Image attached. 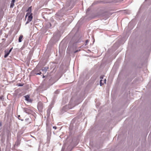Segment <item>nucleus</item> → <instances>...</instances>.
Returning <instances> with one entry per match:
<instances>
[{
  "label": "nucleus",
  "mask_w": 151,
  "mask_h": 151,
  "mask_svg": "<svg viewBox=\"0 0 151 151\" xmlns=\"http://www.w3.org/2000/svg\"><path fill=\"white\" fill-rule=\"evenodd\" d=\"M33 18L32 14L31 13L28 16L27 21L26 22L25 24H28L30 22H31Z\"/></svg>",
  "instance_id": "nucleus-1"
},
{
  "label": "nucleus",
  "mask_w": 151,
  "mask_h": 151,
  "mask_svg": "<svg viewBox=\"0 0 151 151\" xmlns=\"http://www.w3.org/2000/svg\"><path fill=\"white\" fill-rule=\"evenodd\" d=\"M21 139L19 138H18L17 139V140L15 144H14V147H17L18 146L20 143Z\"/></svg>",
  "instance_id": "nucleus-2"
},
{
  "label": "nucleus",
  "mask_w": 151,
  "mask_h": 151,
  "mask_svg": "<svg viewBox=\"0 0 151 151\" xmlns=\"http://www.w3.org/2000/svg\"><path fill=\"white\" fill-rule=\"evenodd\" d=\"M27 12H27L26 13V14L25 15V18H27V16H28L31 13V7H29V8H28L27 10Z\"/></svg>",
  "instance_id": "nucleus-3"
},
{
  "label": "nucleus",
  "mask_w": 151,
  "mask_h": 151,
  "mask_svg": "<svg viewBox=\"0 0 151 151\" xmlns=\"http://www.w3.org/2000/svg\"><path fill=\"white\" fill-rule=\"evenodd\" d=\"M23 109L24 112L28 114L30 113L31 111L30 109L26 108H24Z\"/></svg>",
  "instance_id": "nucleus-4"
},
{
  "label": "nucleus",
  "mask_w": 151,
  "mask_h": 151,
  "mask_svg": "<svg viewBox=\"0 0 151 151\" xmlns=\"http://www.w3.org/2000/svg\"><path fill=\"white\" fill-rule=\"evenodd\" d=\"M47 142H49L50 139L51 135V132H48L47 133Z\"/></svg>",
  "instance_id": "nucleus-5"
},
{
  "label": "nucleus",
  "mask_w": 151,
  "mask_h": 151,
  "mask_svg": "<svg viewBox=\"0 0 151 151\" xmlns=\"http://www.w3.org/2000/svg\"><path fill=\"white\" fill-rule=\"evenodd\" d=\"M48 69V67H45L44 68H42L41 69L43 73V74L44 75V73H46L47 71V69Z\"/></svg>",
  "instance_id": "nucleus-6"
},
{
  "label": "nucleus",
  "mask_w": 151,
  "mask_h": 151,
  "mask_svg": "<svg viewBox=\"0 0 151 151\" xmlns=\"http://www.w3.org/2000/svg\"><path fill=\"white\" fill-rule=\"evenodd\" d=\"M10 52L8 51V50H6L4 51V57L6 58L10 54Z\"/></svg>",
  "instance_id": "nucleus-7"
},
{
  "label": "nucleus",
  "mask_w": 151,
  "mask_h": 151,
  "mask_svg": "<svg viewBox=\"0 0 151 151\" xmlns=\"http://www.w3.org/2000/svg\"><path fill=\"white\" fill-rule=\"evenodd\" d=\"M24 97L25 98V100L28 102H31V101L29 99V96L28 95L25 96Z\"/></svg>",
  "instance_id": "nucleus-8"
},
{
  "label": "nucleus",
  "mask_w": 151,
  "mask_h": 151,
  "mask_svg": "<svg viewBox=\"0 0 151 151\" xmlns=\"http://www.w3.org/2000/svg\"><path fill=\"white\" fill-rule=\"evenodd\" d=\"M15 0H12L10 4V8H12L13 7L14 5V3L15 2Z\"/></svg>",
  "instance_id": "nucleus-9"
},
{
  "label": "nucleus",
  "mask_w": 151,
  "mask_h": 151,
  "mask_svg": "<svg viewBox=\"0 0 151 151\" xmlns=\"http://www.w3.org/2000/svg\"><path fill=\"white\" fill-rule=\"evenodd\" d=\"M78 40H76L75 41V43H78L81 42L82 41V39L81 38L78 37Z\"/></svg>",
  "instance_id": "nucleus-10"
},
{
  "label": "nucleus",
  "mask_w": 151,
  "mask_h": 151,
  "mask_svg": "<svg viewBox=\"0 0 151 151\" xmlns=\"http://www.w3.org/2000/svg\"><path fill=\"white\" fill-rule=\"evenodd\" d=\"M36 69H34L33 72H34V73L36 75H40L42 74V73L40 71L39 73H37L36 72Z\"/></svg>",
  "instance_id": "nucleus-11"
},
{
  "label": "nucleus",
  "mask_w": 151,
  "mask_h": 151,
  "mask_svg": "<svg viewBox=\"0 0 151 151\" xmlns=\"http://www.w3.org/2000/svg\"><path fill=\"white\" fill-rule=\"evenodd\" d=\"M23 36L22 35H21L20 36L19 38V42H22V39L23 38Z\"/></svg>",
  "instance_id": "nucleus-12"
},
{
  "label": "nucleus",
  "mask_w": 151,
  "mask_h": 151,
  "mask_svg": "<svg viewBox=\"0 0 151 151\" xmlns=\"http://www.w3.org/2000/svg\"><path fill=\"white\" fill-rule=\"evenodd\" d=\"M51 25L50 23L48 22L47 24L46 27L47 28L49 29L51 27Z\"/></svg>",
  "instance_id": "nucleus-13"
},
{
  "label": "nucleus",
  "mask_w": 151,
  "mask_h": 151,
  "mask_svg": "<svg viewBox=\"0 0 151 151\" xmlns=\"http://www.w3.org/2000/svg\"><path fill=\"white\" fill-rule=\"evenodd\" d=\"M63 12V10H61L60 12H59L57 14L58 15V16L60 17H62L63 16L61 14V15L60 14V13Z\"/></svg>",
  "instance_id": "nucleus-14"
},
{
  "label": "nucleus",
  "mask_w": 151,
  "mask_h": 151,
  "mask_svg": "<svg viewBox=\"0 0 151 151\" xmlns=\"http://www.w3.org/2000/svg\"><path fill=\"white\" fill-rule=\"evenodd\" d=\"M0 12H1V16H3V15H4V11L3 10H1V9Z\"/></svg>",
  "instance_id": "nucleus-15"
},
{
  "label": "nucleus",
  "mask_w": 151,
  "mask_h": 151,
  "mask_svg": "<svg viewBox=\"0 0 151 151\" xmlns=\"http://www.w3.org/2000/svg\"><path fill=\"white\" fill-rule=\"evenodd\" d=\"M102 79L100 80V85L101 86H102L103 84V83H102Z\"/></svg>",
  "instance_id": "nucleus-16"
},
{
  "label": "nucleus",
  "mask_w": 151,
  "mask_h": 151,
  "mask_svg": "<svg viewBox=\"0 0 151 151\" xmlns=\"http://www.w3.org/2000/svg\"><path fill=\"white\" fill-rule=\"evenodd\" d=\"M20 115H19L18 116L17 118L19 120H20L21 121H23L24 120L23 119H20Z\"/></svg>",
  "instance_id": "nucleus-17"
},
{
  "label": "nucleus",
  "mask_w": 151,
  "mask_h": 151,
  "mask_svg": "<svg viewBox=\"0 0 151 151\" xmlns=\"http://www.w3.org/2000/svg\"><path fill=\"white\" fill-rule=\"evenodd\" d=\"M29 120V118H27L26 119H25V121L26 122H27V123H28L29 122L28 121Z\"/></svg>",
  "instance_id": "nucleus-18"
},
{
  "label": "nucleus",
  "mask_w": 151,
  "mask_h": 151,
  "mask_svg": "<svg viewBox=\"0 0 151 151\" xmlns=\"http://www.w3.org/2000/svg\"><path fill=\"white\" fill-rule=\"evenodd\" d=\"M23 85V84L22 83H19L18 86H22Z\"/></svg>",
  "instance_id": "nucleus-19"
},
{
  "label": "nucleus",
  "mask_w": 151,
  "mask_h": 151,
  "mask_svg": "<svg viewBox=\"0 0 151 151\" xmlns=\"http://www.w3.org/2000/svg\"><path fill=\"white\" fill-rule=\"evenodd\" d=\"M80 51V50H76L74 52V53H76Z\"/></svg>",
  "instance_id": "nucleus-20"
},
{
  "label": "nucleus",
  "mask_w": 151,
  "mask_h": 151,
  "mask_svg": "<svg viewBox=\"0 0 151 151\" xmlns=\"http://www.w3.org/2000/svg\"><path fill=\"white\" fill-rule=\"evenodd\" d=\"M13 48L12 47L9 50H8V51L10 53V52H11L12 50V49Z\"/></svg>",
  "instance_id": "nucleus-21"
},
{
  "label": "nucleus",
  "mask_w": 151,
  "mask_h": 151,
  "mask_svg": "<svg viewBox=\"0 0 151 151\" xmlns=\"http://www.w3.org/2000/svg\"><path fill=\"white\" fill-rule=\"evenodd\" d=\"M104 76H100V78L101 79L103 78H104Z\"/></svg>",
  "instance_id": "nucleus-22"
},
{
  "label": "nucleus",
  "mask_w": 151,
  "mask_h": 151,
  "mask_svg": "<svg viewBox=\"0 0 151 151\" xmlns=\"http://www.w3.org/2000/svg\"><path fill=\"white\" fill-rule=\"evenodd\" d=\"M53 128L55 129H57V127L55 126H54L53 127Z\"/></svg>",
  "instance_id": "nucleus-23"
},
{
  "label": "nucleus",
  "mask_w": 151,
  "mask_h": 151,
  "mask_svg": "<svg viewBox=\"0 0 151 151\" xmlns=\"http://www.w3.org/2000/svg\"><path fill=\"white\" fill-rule=\"evenodd\" d=\"M89 40H87L86 41V44L88 42H89Z\"/></svg>",
  "instance_id": "nucleus-24"
},
{
  "label": "nucleus",
  "mask_w": 151,
  "mask_h": 151,
  "mask_svg": "<svg viewBox=\"0 0 151 151\" xmlns=\"http://www.w3.org/2000/svg\"><path fill=\"white\" fill-rule=\"evenodd\" d=\"M45 76L43 75V77H42V78H45Z\"/></svg>",
  "instance_id": "nucleus-25"
},
{
  "label": "nucleus",
  "mask_w": 151,
  "mask_h": 151,
  "mask_svg": "<svg viewBox=\"0 0 151 151\" xmlns=\"http://www.w3.org/2000/svg\"><path fill=\"white\" fill-rule=\"evenodd\" d=\"M104 83H105L106 81V79H105L104 80Z\"/></svg>",
  "instance_id": "nucleus-26"
},
{
  "label": "nucleus",
  "mask_w": 151,
  "mask_h": 151,
  "mask_svg": "<svg viewBox=\"0 0 151 151\" xmlns=\"http://www.w3.org/2000/svg\"><path fill=\"white\" fill-rule=\"evenodd\" d=\"M0 98H1V99H2V97L1 96Z\"/></svg>",
  "instance_id": "nucleus-27"
},
{
  "label": "nucleus",
  "mask_w": 151,
  "mask_h": 151,
  "mask_svg": "<svg viewBox=\"0 0 151 151\" xmlns=\"http://www.w3.org/2000/svg\"><path fill=\"white\" fill-rule=\"evenodd\" d=\"M87 10L88 11L89 10V9L88 8L87 9Z\"/></svg>",
  "instance_id": "nucleus-28"
},
{
  "label": "nucleus",
  "mask_w": 151,
  "mask_h": 151,
  "mask_svg": "<svg viewBox=\"0 0 151 151\" xmlns=\"http://www.w3.org/2000/svg\"><path fill=\"white\" fill-rule=\"evenodd\" d=\"M55 37L54 36L53 37V38H53L54 37Z\"/></svg>",
  "instance_id": "nucleus-29"
},
{
  "label": "nucleus",
  "mask_w": 151,
  "mask_h": 151,
  "mask_svg": "<svg viewBox=\"0 0 151 151\" xmlns=\"http://www.w3.org/2000/svg\"><path fill=\"white\" fill-rule=\"evenodd\" d=\"M70 17H72L71 16H70Z\"/></svg>",
  "instance_id": "nucleus-30"
}]
</instances>
